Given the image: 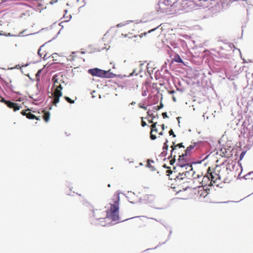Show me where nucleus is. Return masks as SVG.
<instances>
[{
	"label": "nucleus",
	"mask_w": 253,
	"mask_h": 253,
	"mask_svg": "<svg viewBox=\"0 0 253 253\" xmlns=\"http://www.w3.org/2000/svg\"><path fill=\"white\" fill-rule=\"evenodd\" d=\"M155 29H154L151 30L149 31L148 33H150V32H151L152 31H154Z\"/></svg>",
	"instance_id": "obj_44"
},
{
	"label": "nucleus",
	"mask_w": 253,
	"mask_h": 253,
	"mask_svg": "<svg viewBox=\"0 0 253 253\" xmlns=\"http://www.w3.org/2000/svg\"><path fill=\"white\" fill-rule=\"evenodd\" d=\"M42 112H43V115L42 116L43 119L45 122H47L50 118V113L45 111H43Z\"/></svg>",
	"instance_id": "obj_17"
},
{
	"label": "nucleus",
	"mask_w": 253,
	"mask_h": 253,
	"mask_svg": "<svg viewBox=\"0 0 253 253\" xmlns=\"http://www.w3.org/2000/svg\"><path fill=\"white\" fill-rule=\"evenodd\" d=\"M229 46H230V47H234V45L232 43H230Z\"/></svg>",
	"instance_id": "obj_43"
},
{
	"label": "nucleus",
	"mask_w": 253,
	"mask_h": 253,
	"mask_svg": "<svg viewBox=\"0 0 253 253\" xmlns=\"http://www.w3.org/2000/svg\"><path fill=\"white\" fill-rule=\"evenodd\" d=\"M108 187H110V184H108Z\"/></svg>",
	"instance_id": "obj_46"
},
{
	"label": "nucleus",
	"mask_w": 253,
	"mask_h": 253,
	"mask_svg": "<svg viewBox=\"0 0 253 253\" xmlns=\"http://www.w3.org/2000/svg\"><path fill=\"white\" fill-rule=\"evenodd\" d=\"M59 0H51V1L49 2V3L50 4H54L56 3H57L58 1Z\"/></svg>",
	"instance_id": "obj_31"
},
{
	"label": "nucleus",
	"mask_w": 253,
	"mask_h": 253,
	"mask_svg": "<svg viewBox=\"0 0 253 253\" xmlns=\"http://www.w3.org/2000/svg\"><path fill=\"white\" fill-rule=\"evenodd\" d=\"M186 174H189V179H191V177L192 178L193 182H197L199 183V185L197 186L198 187H200L204 184L203 179L206 176H203L201 172H197L194 171L192 167L191 170H188V172H187Z\"/></svg>",
	"instance_id": "obj_6"
},
{
	"label": "nucleus",
	"mask_w": 253,
	"mask_h": 253,
	"mask_svg": "<svg viewBox=\"0 0 253 253\" xmlns=\"http://www.w3.org/2000/svg\"><path fill=\"white\" fill-rule=\"evenodd\" d=\"M83 204H84V205L89 204V203L87 202V201L86 199H84L83 200Z\"/></svg>",
	"instance_id": "obj_36"
},
{
	"label": "nucleus",
	"mask_w": 253,
	"mask_h": 253,
	"mask_svg": "<svg viewBox=\"0 0 253 253\" xmlns=\"http://www.w3.org/2000/svg\"><path fill=\"white\" fill-rule=\"evenodd\" d=\"M245 152H242L240 155V159H242L244 156H245Z\"/></svg>",
	"instance_id": "obj_35"
},
{
	"label": "nucleus",
	"mask_w": 253,
	"mask_h": 253,
	"mask_svg": "<svg viewBox=\"0 0 253 253\" xmlns=\"http://www.w3.org/2000/svg\"><path fill=\"white\" fill-rule=\"evenodd\" d=\"M245 179L246 180H253V171H251L248 173L244 176Z\"/></svg>",
	"instance_id": "obj_19"
},
{
	"label": "nucleus",
	"mask_w": 253,
	"mask_h": 253,
	"mask_svg": "<svg viewBox=\"0 0 253 253\" xmlns=\"http://www.w3.org/2000/svg\"><path fill=\"white\" fill-rule=\"evenodd\" d=\"M161 126L162 127V130L161 132L158 133V135H159L158 137H160V136L163 135V131H164V129H165V126L164 124H162V125H161Z\"/></svg>",
	"instance_id": "obj_21"
},
{
	"label": "nucleus",
	"mask_w": 253,
	"mask_h": 253,
	"mask_svg": "<svg viewBox=\"0 0 253 253\" xmlns=\"http://www.w3.org/2000/svg\"><path fill=\"white\" fill-rule=\"evenodd\" d=\"M30 111L29 109H27V110H26L25 111H22L21 112V114L23 115V116H27V114L28 113V112Z\"/></svg>",
	"instance_id": "obj_27"
},
{
	"label": "nucleus",
	"mask_w": 253,
	"mask_h": 253,
	"mask_svg": "<svg viewBox=\"0 0 253 253\" xmlns=\"http://www.w3.org/2000/svg\"><path fill=\"white\" fill-rule=\"evenodd\" d=\"M172 99H173V100L174 102H175V101H176V98H175V97H174V96H173V97H172Z\"/></svg>",
	"instance_id": "obj_42"
},
{
	"label": "nucleus",
	"mask_w": 253,
	"mask_h": 253,
	"mask_svg": "<svg viewBox=\"0 0 253 253\" xmlns=\"http://www.w3.org/2000/svg\"><path fill=\"white\" fill-rule=\"evenodd\" d=\"M153 119H152L151 120H149L148 122L149 123H152V124L154 123H153Z\"/></svg>",
	"instance_id": "obj_40"
},
{
	"label": "nucleus",
	"mask_w": 253,
	"mask_h": 253,
	"mask_svg": "<svg viewBox=\"0 0 253 253\" xmlns=\"http://www.w3.org/2000/svg\"><path fill=\"white\" fill-rule=\"evenodd\" d=\"M147 113L148 115L151 117L152 118V119L155 118V117L154 115L150 110H148L147 111Z\"/></svg>",
	"instance_id": "obj_24"
},
{
	"label": "nucleus",
	"mask_w": 253,
	"mask_h": 253,
	"mask_svg": "<svg viewBox=\"0 0 253 253\" xmlns=\"http://www.w3.org/2000/svg\"><path fill=\"white\" fill-rule=\"evenodd\" d=\"M125 29L126 30V31L124 34H122L123 35H124L125 37L128 36L129 38L133 37H136V36L134 35V29L132 27V25H126L125 26Z\"/></svg>",
	"instance_id": "obj_9"
},
{
	"label": "nucleus",
	"mask_w": 253,
	"mask_h": 253,
	"mask_svg": "<svg viewBox=\"0 0 253 253\" xmlns=\"http://www.w3.org/2000/svg\"><path fill=\"white\" fill-rule=\"evenodd\" d=\"M163 107V105L162 103H161L160 105L159 106H158L157 107V109H161V108H162Z\"/></svg>",
	"instance_id": "obj_37"
},
{
	"label": "nucleus",
	"mask_w": 253,
	"mask_h": 253,
	"mask_svg": "<svg viewBox=\"0 0 253 253\" xmlns=\"http://www.w3.org/2000/svg\"><path fill=\"white\" fill-rule=\"evenodd\" d=\"M168 140H166V142L164 143V146H163V149H168V145L167 144L168 143Z\"/></svg>",
	"instance_id": "obj_28"
},
{
	"label": "nucleus",
	"mask_w": 253,
	"mask_h": 253,
	"mask_svg": "<svg viewBox=\"0 0 253 253\" xmlns=\"http://www.w3.org/2000/svg\"><path fill=\"white\" fill-rule=\"evenodd\" d=\"M142 119V121H141V126H143V127H144L145 126H147V124L145 122H144L143 119V118H141Z\"/></svg>",
	"instance_id": "obj_30"
},
{
	"label": "nucleus",
	"mask_w": 253,
	"mask_h": 253,
	"mask_svg": "<svg viewBox=\"0 0 253 253\" xmlns=\"http://www.w3.org/2000/svg\"><path fill=\"white\" fill-rule=\"evenodd\" d=\"M157 126H159L157 125V123L156 122L155 123H153L152 124V125L150 126V137L151 140H155L157 136H156V133H158V128L157 127Z\"/></svg>",
	"instance_id": "obj_8"
},
{
	"label": "nucleus",
	"mask_w": 253,
	"mask_h": 253,
	"mask_svg": "<svg viewBox=\"0 0 253 253\" xmlns=\"http://www.w3.org/2000/svg\"><path fill=\"white\" fill-rule=\"evenodd\" d=\"M186 170L182 171V172H179L178 175L176 176V180H184V182H189L188 180L189 179V174H187V172H188V169H185Z\"/></svg>",
	"instance_id": "obj_10"
},
{
	"label": "nucleus",
	"mask_w": 253,
	"mask_h": 253,
	"mask_svg": "<svg viewBox=\"0 0 253 253\" xmlns=\"http://www.w3.org/2000/svg\"><path fill=\"white\" fill-rule=\"evenodd\" d=\"M177 166L181 168H185V169H192V161L188 155L186 157L185 155H181L177 159Z\"/></svg>",
	"instance_id": "obj_5"
},
{
	"label": "nucleus",
	"mask_w": 253,
	"mask_h": 253,
	"mask_svg": "<svg viewBox=\"0 0 253 253\" xmlns=\"http://www.w3.org/2000/svg\"><path fill=\"white\" fill-rule=\"evenodd\" d=\"M0 102L4 103L5 104V102H8V101L5 100L4 98H2L0 96Z\"/></svg>",
	"instance_id": "obj_32"
},
{
	"label": "nucleus",
	"mask_w": 253,
	"mask_h": 253,
	"mask_svg": "<svg viewBox=\"0 0 253 253\" xmlns=\"http://www.w3.org/2000/svg\"><path fill=\"white\" fill-rule=\"evenodd\" d=\"M64 98L69 103L72 104V103H74V101L72 100L71 98H70L68 96H65Z\"/></svg>",
	"instance_id": "obj_23"
},
{
	"label": "nucleus",
	"mask_w": 253,
	"mask_h": 253,
	"mask_svg": "<svg viewBox=\"0 0 253 253\" xmlns=\"http://www.w3.org/2000/svg\"><path fill=\"white\" fill-rule=\"evenodd\" d=\"M219 167H216L214 169H211L210 167L209 168L207 171V175L206 178L209 179H211V181L215 183L217 180H224V177L222 174V172L220 170L218 169Z\"/></svg>",
	"instance_id": "obj_4"
},
{
	"label": "nucleus",
	"mask_w": 253,
	"mask_h": 253,
	"mask_svg": "<svg viewBox=\"0 0 253 253\" xmlns=\"http://www.w3.org/2000/svg\"><path fill=\"white\" fill-rule=\"evenodd\" d=\"M162 116L163 117L164 119H165L166 118H168V116H167V114L166 112H164L162 113Z\"/></svg>",
	"instance_id": "obj_34"
},
{
	"label": "nucleus",
	"mask_w": 253,
	"mask_h": 253,
	"mask_svg": "<svg viewBox=\"0 0 253 253\" xmlns=\"http://www.w3.org/2000/svg\"><path fill=\"white\" fill-rule=\"evenodd\" d=\"M148 91V89L147 88H146L145 89H143L142 93V96H146L147 95Z\"/></svg>",
	"instance_id": "obj_25"
},
{
	"label": "nucleus",
	"mask_w": 253,
	"mask_h": 253,
	"mask_svg": "<svg viewBox=\"0 0 253 253\" xmlns=\"http://www.w3.org/2000/svg\"><path fill=\"white\" fill-rule=\"evenodd\" d=\"M154 161L153 160H148L147 161V166L150 168H151V170H155L156 169L154 168V167L152 166V164L151 163H154Z\"/></svg>",
	"instance_id": "obj_20"
},
{
	"label": "nucleus",
	"mask_w": 253,
	"mask_h": 253,
	"mask_svg": "<svg viewBox=\"0 0 253 253\" xmlns=\"http://www.w3.org/2000/svg\"><path fill=\"white\" fill-rule=\"evenodd\" d=\"M147 34V33H142L140 35V37H142L143 35H146Z\"/></svg>",
	"instance_id": "obj_41"
},
{
	"label": "nucleus",
	"mask_w": 253,
	"mask_h": 253,
	"mask_svg": "<svg viewBox=\"0 0 253 253\" xmlns=\"http://www.w3.org/2000/svg\"><path fill=\"white\" fill-rule=\"evenodd\" d=\"M176 62L179 63H182V60L181 59L179 56L178 55V59L176 60Z\"/></svg>",
	"instance_id": "obj_33"
},
{
	"label": "nucleus",
	"mask_w": 253,
	"mask_h": 253,
	"mask_svg": "<svg viewBox=\"0 0 253 253\" xmlns=\"http://www.w3.org/2000/svg\"><path fill=\"white\" fill-rule=\"evenodd\" d=\"M42 72V70H39L37 73L36 74V80L37 81H40V74Z\"/></svg>",
	"instance_id": "obj_22"
},
{
	"label": "nucleus",
	"mask_w": 253,
	"mask_h": 253,
	"mask_svg": "<svg viewBox=\"0 0 253 253\" xmlns=\"http://www.w3.org/2000/svg\"><path fill=\"white\" fill-rule=\"evenodd\" d=\"M53 95L54 99L52 102L54 105H56L57 103L59 102V98L62 96V92L60 89L55 88L53 93Z\"/></svg>",
	"instance_id": "obj_11"
},
{
	"label": "nucleus",
	"mask_w": 253,
	"mask_h": 253,
	"mask_svg": "<svg viewBox=\"0 0 253 253\" xmlns=\"http://www.w3.org/2000/svg\"><path fill=\"white\" fill-rule=\"evenodd\" d=\"M120 197L118 194H115L109 203L110 209L106 213L101 210H95L93 211V216L96 219H104L108 217L113 221L119 220Z\"/></svg>",
	"instance_id": "obj_1"
},
{
	"label": "nucleus",
	"mask_w": 253,
	"mask_h": 253,
	"mask_svg": "<svg viewBox=\"0 0 253 253\" xmlns=\"http://www.w3.org/2000/svg\"><path fill=\"white\" fill-rule=\"evenodd\" d=\"M171 4H172V1L170 0H161V1H160L159 5L160 8L162 10H165L166 9V8L164 7L163 6L164 5L169 6V5H171Z\"/></svg>",
	"instance_id": "obj_13"
},
{
	"label": "nucleus",
	"mask_w": 253,
	"mask_h": 253,
	"mask_svg": "<svg viewBox=\"0 0 253 253\" xmlns=\"http://www.w3.org/2000/svg\"><path fill=\"white\" fill-rule=\"evenodd\" d=\"M174 92V90H172V91H170V93H173Z\"/></svg>",
	"instance_id": "obj_45"
},
{
	"label": "nucleus",
	"mask_w": 253,
	"mask_h": 253,
	"mask_svg": "<svg viewBox=\"0 0 253 253\" xmlns=\"http://www.w3.org/2000/svg\"><path fill=\"white\" fill-rule=\"evenodd\" d=\"M157 107H158V106H154V107H153V110H155V111H157L159 110V109H157Z\"/></svg>",
	"instance_id": "obj_39"
},
{
	"label": "nucleus",
	"mask_w": 253,
	"mask_h": 253,
	"mask_svg": "<svg viewBox=\"0 0 253 253\" xmlns=\"http://www.w3.org/2000/svg\"><path fill=\"white\" fill-rule=\"evenodd\" d=\"M88 72L93 76H97L101 78H110L112 77L113 75L110 71H106L97 68L90 69L88 70Z\"/></svg>",
	"instance_id": "obj_7"
},
{
	"label": "nucleus",
	"mask_w": 253,
	"mask_h": 253,
	"mask_svg": "<svg viewBox=\"0 0 253 253\" xmlns=\"http://www.w3.org/2000/svg\"><path fill=\"white\" fill-rule=\"evenodd\" d=\"M5 104L9 108L13 109L14 111H16L20 109V107L16 103L8 101V102H5Z\"/></svg>",
	"instance_id": "obj_12"
},
{
	"label": "nucleus",
	"mask_w": 253,
	"mask_h": 253,
	"mask_svg": "<svg viewBox=\"0 0 253 253\" xmlns=\"http://www.w3.org/2000/svg\"><path fill=\"white\" fill-rule=\"evenodd\" d=\"M212 0H177L172 6L175 11L189 12L199 7L206 8L210 6Z\"/></svg>",
	"instance_id": "obj_2"
},
{
	"label": "nucleus",
	"mask_w": 253,
	"mask_h": 253,
	"mask_svg": "<svg viewBox=\"0 0 253 253\" xmlns=\"http://www.w3.org/2000/svg\"><path fill=\"white\" fill-rule=\"evenodd\" d=\"M171 148L170 157L172 158V160L170 161V164L172 165L173 162H175L176 157L179 158L181 155H185V146L183 145L182 143L175 144V142H172Z\"/></svg>",
	"instance_id": "obj_3"
},
{
	"label": "nucleus",
	"mask_w": 253,
	"mask_h": 253,
	"mask_svg": "<svg viewBox=\"0 0 253 253\" xmlns=\"http://www.w3.org/2000/svg\"><path fill=\"white\" fill-rule=\"evenodd\" d=\"M195 147V145H191L189 147H188L186 149H184V155L186 156V157H187V155L189 156V153L190 152V151L193 149Z\"/></svg>",
	"instance_id": "obj_18"
},
{
	"label": "nucleus",
	"mask_w": 253,
	"mask_h": 253,
	"mask_svg": "<svg viewBox=\"0 0 253 253\" xmlns=\"http://www.w3.org/2000/svg\"><path fill=\"white\" fill-rule=\"evenodd\" d=\"M26 117L29 119H36L37 120H40L39 117H37L35 115L33 114L30 112V111L28 112Z\"/></svg>",
	"instance_id": "obj_16"
},
{
	"label": "nucleus",
	"mask_w": 253,
	"mask_h": 253,
	"mask_svg": "<svg viewBox=\"0 0 253 253\" xmlns=\"http://www.w3.org/2000/svg\"><path fill=\"white\" fill-rule=\"evenodd\" d=\"M45 51L43 48L41 47L38 50V54L41 57H42L44 60H46L51 56V54L47 52L44 53Z\"/></svg>",
	"instance_id": "obj_14"
},
{
	"label": "nucleus",
	"mask_w": 253,
	"mask_h": 253,
	"mask_svg": "<svg viewBox=\"0 0 253 253\" xmlns=\"http://www.w3.org/2000/svg\"><path fill=\"white\" fill-rule=\"evenodd\" d=\"M138 106L139 108H142L145 110L147 109V107L146 106H145L144 104H142V103H139L138 104Z\"/></svg>",
	"instance_id": "obj_26"
},
{
	"label": "nucleus",
	"mask_w": 253,
	"mask_h": 253,
	"mask_svg": "<svg viewBox=\"0 0 253 253\" xmlns=\"http://www.w3.org/2000/svg\"><path fill=\"white\" fill-rule=\"evenodd\" d=\"M52 58L56 57L57 56V53H53L51 55Z\"/></svg>",
	"instance_id": "obj_38"
},
{
	"label": "nucleus",
	"mask_w": 253,
	"mask_h": 253,
	"mask_svg": "<svg viewBox=\"0 0 253 253\" xmlns=\"http://www.w3.org/2000/svg\"><path fill=\"white\" fill-rule=\"evenodd\" d=\"M169 134L170 135H172V136H173V137H175L176 136V135H175V134L174 133V132H173V130H172V129H170V130L169 131Z\"/></svg>",
	"instance_id": "obj_29"
},
{
	"label": "nucleus",
	"mask_w": 253,
	"mask_h": 253,
	"mask_svg": "<svg viewBox=\"0 0 253 253\" xmlns=\"http://www.w3.org/2000/svg\"><path fill=\"white\" fill-rule=\"evenodd\" d=\"M52 80L53 81V87L55 88H58V89L62 90L63 89V86L60 83V82H61L62 80H61L60 82H59L58 80L56 79L54 77L52 78Z\"/></svg>",
	"instance_id": "obj_15"
}]
</instances>
